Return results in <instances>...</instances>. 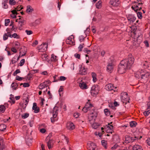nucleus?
I'll list each match as a JSON object with an SVG mask.
<instances>
[{
  "mask_svg": "<svg viewBox=\"0 0 150 150\" xmlns=\"http://www.w3.org/2000/svg\"><path fill=\"white\" fill-rule=\"evenodd\" d=\"M5 147V146L4 145H2L0 147V150H4Z\"/></svg>",
  "mask_w": 150,
  "mask_h": 150,
  "instance_id": "774afa93",
  "label": "nucleus"
},
{
  "mask_svg": "<svg viewBox=\"0 0 150 150\" xmlns=\"http://www.w3.org/2000/svg\"><path fill=\"white\" fill-rule=\"evenodd\" d=\"M67 127L68 129L71 130L75 128L74 124L71 122H69L67 123Z\"/></svg>",
  "mask_w": 150,
  "mask_h": 150,
  "instance_id": "f3484780",
  "label": "nucleus"
},
{
  "mask_svg": "<svg viewBox=\"0 0 150 150\" xmlns=\"http://www.w3.org/2000/svg\"><path fill=\"white\" fill-rule=\"evenodd\" d=\"M134 59L133 56L129 54L127 59H125L121 61L118 67V71L121 74L125 72L127 69H130L133 64Z\"/></svg>",
  "mask_w": 150,
  "mask_h": 150,
  "instance_id": "f257e3e1",
  "label": "nucleus"
},
{
  "mask_svg": "<svg viewBox=\"0 0 150 150\" xmlns=\"http://www.w3.org/2000/svg\"><path fill=\"white\" fill-rule=\"evenodd\" d=\"M147 108L146 111L144 112V114L145 116H147L150 113V101L147 104Z\"/></svg>",
  "mask_w": 150,
  "mask_h": 150,
  "instance_id": "4468645a",
  "label": "nucleus"
},
{
  "mask_svg": "<svg viewBox=\"0 0 150 150\" xmlns=\"http://www.w3.org/2000/svg\"><path fill=\"white\" fill-rule=\"evenodd\" d=\"M9 4L11 5H13L16 3V1L14 0H9Z\"/></svg>",
  "mask_w": 150,
  "mask_h": 150,
  "instance_id": "37998d69",
  "label": "nucleus"
},
{
  "mask_svg": "<svg viewBox=\"0 0 150 150\" xmlns=\"http://www.w3.org/2000/svg\"><path fill=\"white\" fill-rule=\"evenodd\" d=\"M84 44H80L78 47L79 50V51H81L82 50L83 48L84 47Z\"/></svg>",
  "mask_w": 150,
  "mask_h": 150,
  "instance_id": "a19ab883",
  "label": "nucleus"
},
{
  "mask_svg": "<svg viewBox=\"0 0 150 150\" xmlns=\"http://www.w3.org/2000/svg\"><path fill=\"white\" fill-rule=\"evenodd\" d=\"M83 50L85 52H86L87 54H88L89 52H90L91 51V50H88V49L86 48H84Z\"/></svg>",
  "mask_w": 150,
  "mask_h": 150,
  "instance_id": "338daca9",
  "label": "nucleus"
},
{
  "mask_svg": "<svg viewBox=\"0 0 150 150\" xmlns=\"http://www.w3.org/2000/svg\"><path fill=\"white\" fill-rule=\"evenodd\" d=\"M142 138V136H134L133 137H131L128 135H126L125 136V142L128 144L132 143L135 141L138 140L139 139H140Z\"/></svg>",
  "mask_w": 150,
  "mask_h": 150,
  "instance_id": "f03ea898",
  "label": "nucleus"
},
{
  "mask_svg": "<svg viewBox=\"0 0 150 150\" xmlns=\"http://www.w3.org/2000/svg\"><path fill=\"white\" fill-rule=\"evenodd\" d=\"M23 8V7H21V6H17L16 8V10L17 11H19Z\"/></svg>",
  "mask_w": 150,
  "mask_h": 150,
  "instance_id": "3c124183",
  "label": "nucleus"
},
{
  "mask_svg": "<svg viewBox=\"0 0 150 150\" xmlns=\"http://www.w3.org/2000/svg\"><path fill=\"white\" fill-rule=\"evenodd\" d=\"M79 73L81 75H85L87 73L86 69L83 66H81Z\"/></svg>",
  "mask_w": 150,
  "mask_h": 150,
  "instance_id": "2eb2a0df",
  "label": "nucleus"
},
{
  "mask_svg": "<svg viewBox=\"0 0 150 150\" xmlns=\"http://www.w3.org/2000/svg\"><path fill=\"white\" fill-rule=\"evenodd\" d=\"M10 22V20L9 19H5V25L6 26L8 25Z\"/></svg>",
  "mask_w": 150,
  "mask_h": 150,
  "instance_id": "de8ad7c7",
  "label": "nucleus"
},
{
  "mask_svg": "<svg viewBox=\"0 0 150 150\" xmlns=\"http://www.w3.org/2000/svg\"><path fill=\"white\" fill-rule=\"evenodd\" d=\"M105 88L107 91H113L115 92L116 91L117 87H115L112 84L109 83L105 86Z\"/></svg>",
  "mask_w": 150,
  "mask_h": 150,
  "instance_id": "39448f33",
  "label": "nucleus"
},
{
  "mask_svg": "<svg viewBox=\"0 0 150 150\" xmlns=\"http://www.w3.org/2000/svg\"><path fill=\"white\" fill-rule=\"evenodd\" d=\"M25 22V21L24 20H21L18 21V23L20 24L21 27H22L23 25V23Z\"/></svg>",
  "mask_w": 150,
  "mask_h": 150,
  "instance_id": "8fccbe9b",
  "label": "nucleus"
},
{
  "mask_svg": "<svg viewBox=\"0 0 150 150\" xmlns=\"http://www.w3.org/2000/svg\"><path fill=\"white\" fill-rule=\"evenodd\" d=\"M57 57L54 55V54H52L51 55V60L52 62H56L57 61Z\"/></svg>",
  "mask_w": 150,
  "mask_h": 150,
  "instance_id": "a878e982",
  "label": "nucleus"
},
{
  "mask_svg": "<svg viewBox=\"0 0 150 150\" xmlns=\"http://www.w3.org/2000/svg\"><path fill=\"white\" fill-rule=\"evenodd\" d=\"M38 43V41L37 40H35V41L33 43L32 46H35L36 45H37Z\"/></svg>",
  "mask_w": 150,
  "mask_h": 150,
  "instance_id": "e2e57ef3",
  "label": "nucleus"
},
{
  "mask_svg": "<svg viewBox=\"0 0 150 150\" xmlns=\"http://www.w3.org/2000/svg\"><path fill=\"white\" fill-rule=\"evenodd\" d=\"M101 143L102 146L104 147L105 149L107 148V142L105 140H102L101 141Z\"/></svg>",
  "mask_w": 150,
  "mask_h": 150,
  "instance_id": "cd10ccee",
  "label": "nucleus"
},
{
  "mask_svg": "<svg viewBox=\"0 0 150 150\" xmlns=\"http://www.w3.org/2000/svg\"><path fill=\"white\" fill-rule=\"evenodd\" d=\"M58 107H54L52 110V114L53 117L51 118V120L52 122H54L56 120L55 118L56 117L57 114L58 113Z\"/></svg>",
  "mask_w": 150,
  "mask_h": 150,
  "instance_id": "20e7f679",
  "label": "nucleus"
},
{
  "mask_svg": "<svg viewBox=\"0 0 150 150\" xmlns=\"http://www.w3.org/2000/svg\"><path fill=\"white\" fill-rule=\"evenodd\" d=\"M100 124L98 123H94L92 125V127L94 129H96L100 126Z\"/></svg>",
  "mask_w": 150,
  "mask_h": 150,
  "instance_id": "72a5a7b5",
  "label": "nucleus"
},
{
  "mask_svg": "<svg viewBox=\"0 0 150 150\" xmlns=\"http://www.w3.org/2000/svg\"><path fill=\"white\" fill-rule=\"evenodd\" d=\"M6 127L4 124H1L0 125V130L2 131H4L6 128Z\"/></svg>",
  "mask_w": 150,
  "mask_h": 150,
  "instance_id": "c756f323",
  "label": "nucleus"
},
{
  "mask_svg": "<svg viewBox=\"0 0 150 150\" xmlns=\"http://www.w3.org/2000/svg\"><path fill=\"white\" fill-rule=\"evenodd\" d=\"M21 71L19 69H17L13 73V75L14 76H15L17 74L20 73Z\"/></svg>",
  "mask_w": 150,
  "mask_h": 150,
  "instance_id": "c03bdc74",
  "label": "nucleus"
},
{
  "mask_svg": "<svg viewBox=\"0 0 150 150\" xmlns=\"http://www.w3.org/2000/svg\"><path fill=\"white\" fill-rule=\"evenodd\" d=\"M132 150H143V149L141 146L138 145H135L133 146Z\"/></svg>",
  "mask_w": 150,
  "mask_h": 150,
  "instance_id": "aec40b11",
  "label": "nucleus"
},
{
  "mask_svg": "<svg viewBox=\"0 0 150 150\" xmlns=\"http://www.w3.org/2000/svg\"><path fill=\"white\" fill-rule=\"evenodd\" d=\"M63 88L62 87V86H61L60 87V88L59 89V91H58V92H59V95L60 96H61V93H60L61 92H62L63 91Z\"/></svg>",
  "mask_w": 150,
  "mask_h": 150,
  "instance_id": "bf43d9fd",
  "label": "nucleus"
},
{
  "mask_svg": "<svg viewBox=\"0 0 150 150\" xmlns=\"http://www.w3.org/2000/svg\"><path fill=\"white\" fill-rule=\"evenodd\" d=\"M23 78L21 77L18 76H17L16 77V79L19 81L22 80Z\"/></svg>",
  "mask_w": 150,
  "mask_h": 150,
  "instance_id": "603ef678",
  "label": "nucleus"
},
{
  "mask_svg": "<svg viewBox=\"0 0 150 150\" xmlns=\"http://www.w3.org/2000/svg\"><path fill=\"white\" fill-rule=\"evenodd\" d=\"M87 106H85L83 108L82 111L84 112H86L88 110L87 109Z\"/></svg>",
  "mask_w": 150,
  "mask_h": 150,
  "instance_id": "4d7b16f0",
  "label": "nucleus"
},
{
  "mask_svg": "<svg viewBox=\"0 0 150 150\" xmlns=\"http://www.w3.org/2000/svg\"><path fill=\"white\" fill-rule=\"evenodd\" d=\"M11 50L14 53H16L17 52L16 49L15 47H12L11 49Z\"/></svg>",
  "mask_w": 150,
  "mask_h": 150,
  "instance_id": "69168bd1",
  "label": "nucleus"
},
{
  "mask_svg": "<svg viewBox=\"0 0 150 150\" xmlns=\"http://www.w3.org/2000/svg\"><path fill=\"white\" fill-rule=\"evenodd\" d=\"M150 75L149 73L148 72H145L142 70H141L140 73V76L141 77V79H147Z\"/></svg>",
  "mask_w": 150,
  "mask_h": 150,
  "instance_id": "0eeeda50",
  "label": "nucleus"
},
{
  "mask_svg": "<svg viewBox=\"0 0 150 150\" xmlns=\"http://www.w3.org/2000/svg\"><path fill=\"white\" fill-rule=\"evenodd\" d=\"M121 99L123 103L125 104H126L127 103H129V98L128 96V94L126 93H125L122 94L121 96Z\"/></svg>",
  "mask_w": 150,
  "mask_h": 150,
  "instance_id": "7ed1b4c3",
  "label": "nucleus"
},
{
  "mask_svg": "<svg viewBox=\"0 0 150 150\" xmlns=\"http://www.w3.org/2000/svg\"><path fill=\"white\" fill-rule=\"evenodd\" d=\"M92 76L93 78V82H96L97 80L96 74L94 72H92Z\"/></svg>",
  "mask_w": 150,
  "mask_h": 150,
  "instance_id": "f704fd0d",
  "label": "nucleus"
},
{
  "mask_svg": "<svg viewBox=\"0 0 150 150\" xmlns=\"http://www.w3.org/2000/svg\"><path fill=\"white\" fill-rule=\"evenodd\" d=\"M6 109L4 105H0V113H3L4 112Z\"/></svg>",
  "mask_w": 150,
  "mask_h": 150,
  "instance_id": "2f4dec72",
  "label": "nucleus"
},
{
  "mask_svg": "<svg viewBox=\"0 0 150 150\" xmlns=\"http://www.w3.org/2000/svg\"><path fill=\"white\" fill-rule=\"evenodd\" d=\"M132 8L136 11L137 10H140L142 9V4L137 3L135 7H134L133 6H132Z\"/></svg>",
  "mask_w": 150,
  "mask_h": 150,
  "instance_id": "dca6fc26",
  "label": "nucleus"
},
{
  "mask_svg": "<svg viewBox=\"0 0 150 150\" xmlns=\"http://www.w3.org/2000/svg\"><path fill=\"white\" fill-rule=\"evenodd\" d=\"M98 90L97 87L96 86H92L91 89V93L93 96H96L98 93Z\"/></svg>",
  "mask_w": 150,
  "mask_h": 150,
  "instance_id": "9d476101",
  "label": "nucleus"
},
{
  "mask_svg": "<svg viewBox=\"0 0 150 150\" xmlns=\"http://www.w3.org/2000/svg\"><path fill=\"white\" fill-rule=\"evenodd\" d=\"M137 124V123L134 121H132L129 123L130 126L132 127H135Z\"/></svg>",
  "mask_w": 150,
  "mask_h": 150,
  "instance_id": "473e14b6",
  "label": "nucleus"
},
{
  "mask_svg": "<svg viewBox=\"0 0 150 150\" xmlns=\"http://www.w3.org/2000/svg\"><path fill=\"white\" fill-rule=\"evenodd\" d=\"M137 16L139 18L141 19L142 18V13L140 12H138L137 13Z\"/></svg>",
  "mask_w": 150,
  "mask_h": 150,
  "instance_id": "09e8293b",
  "label": "nucleus"
},
{
  "mask_svg": "<svg viewBox=\"0 0 150 150\" xmlns=\"http://www.w3.org/2000/svg\"><path fill=\"white\" fill-rule=\"evenodd\" d=\"M25 62V60L24 59H21L20 61V63H19L20 66H22L24 64Z\"/></svg>",
  "mask_w": 150,
  "mask_h": 150,
  "instance_id": "a18cd8bd",
  "label": "nucleus"
},
{
  "mask_svg": "<svg viewBox=\"0 0 150 150\" xmlns=\"http://www.w3.org/2000/svg\"><path fill=\"white\" fill-rule=\"evenodd\" d=\"M110 4L113 6H118L120 2L119 0H110Z\"/></svg>",
  "mask_w": 150,
  "mask_h": 150,
  "instance_id": "f8f14e48",
  "label": "nucleus"
},
{
  "mask_svg": "<svg viewBox=\"0 0 150 150\" xmlns=\"http://www.w3.org/2000/svg\"><path fill=\"white\" fill-rule=\"evenodd\" d=\"M2 4L3 5V7L5 8H8V6L6 3H2Z\"/></svg>",
  "mask_w": 150,
  "mask_h": 150,
  "instance_id": "680f3d73",
  "label": "nucleus"
},
{
  "mask_svg": "<svg viewBox=\"0 0 150 150\" xmlns=\"http://www.w3.org/2000/svg\"><path fill=\"white\" fill-rule=\"evenodd\" d=\"M141 72V71H138L137 74H135V77L138 78V79H141V77H140V73Z\"/></svg>",
  "mask_w": 150,
  "mask_h": 150,
  "instance_id": "79ce46f5",
  "label": "nucleus"
},
{
  "mask_svg": "<svg viewBox=\"0 0 150 150\" xmlns=\"http://www.w3.org/2000/svg\"><path fill=\"white\" fill-rule=\"evenodd\" d=\"M104 112L105 115H106L109 116L110 114V111L108 110L107 109H105L104 110Z\"/></svg>",
  "mask_w": 150,
  "mask_h": 150,
  "instance_id": "58836bf2",
  "label": "nucleus"
},
{
  "mask_svg": "<svg viewBox=\"0 0 150 150\" xmlns=\"http://www.w3.org/2000/svg\"><path fill=\"white\" fill-rule=\"evenodd\" d=\"M102 1H98L96 4V7L98 9L100 8L102 6Z\"/></svg>",
  "mask_w": 150,
  "mask_h": 150,
  "instance_id": "393cba45",
  "label": "nucleus"
},
{
  "mask_svg": "<svg viewBox=\"0 0 150 150\" xmlns=\"http://www.w3.org/2000/svg\"><path fill=\"white\" fill-rule=\"evenodd\" d=\"M6 33H5L3 35V40H6L8 38V35H7Z\"/></svg>",
  "mask_w": 150,
  "mask_h": 150,
  "instance_id": "13d9d810",
  "label": "nucleus"
},
{
  "mask_svg": "<svg viewBox=\"0 0 150 150\" xmlns=\"http://www.w3.org/2000/svg\"><path fill=\"white\" fill-rule=\"evenodd\" d=\"M106 129H109L111 130V132H113V126L112 125H111L110 124L108 123Z\"/></svg>",
  "mask_w": 150,
  "mask_h": 150,
  "instance_id": "7c9ffc66",
  "label": "nucleus"
},
{
  "mask_svg": "<svg viewBox=\"0 0 150 150\" xmlns=\"http://www.w3.org/2000/svg\"><path fill=\"white\" fill-rule=\"evenodd\" d=\"M143 65L144 66L146 67V68H147L148 67H149V64L147 62H146L144 63L143 64Z\"/></svg>",
  "mask_w": 150,
  "mask_h": 150,
  "instance_id": "0e129e2a",
  "label": "nucleus"
},
{
  "mask_svg": "<svg viewBox=\"0 0 150 150\" xmlns=\"http://www.w3.org/2000/svg\"><path fill=\"white\" fill-rule=\"evenodd\" d=\"M136 19V18L133 15H130L127 17V19L130 23H133Z\"/></svg>",
  "mask_w": 150,
  "mask_h": 150,
  "instance_id": "6ab92c4d",
  "label": "nucleus"
},
{
  "mask_svg": "<svg viewBox=\"0 0 150 150\" xmlns=\"http://www.w3.org/2000/svg\"><path fill=\"white\" fill-rule=\"evenodd\" d=\"M16 38L19 39L20 38V36L19 35H17L16 33H14L12 35V38Z\"/></svg>",
  "mask_w": 150,
  "mask_h": 150,
  "instance_id": "4c0bfd02",
  "label": "nucleus"
},
{
  "mask_svg": "<svg viewBox=\"0 0 150 150\" xmlns=\"http://www.w3.org/2000/svg\"><path fill=\"white\" fill-rule=\"evenodd\" d=\"M50 83V81H47L40 84L38 86L40 89H42L48 86V84Z\"/></svg>",
  "mask_w": 150,
  "mask_h": 150,
  "instance_id": "1a4fd4ad",
  "label": "nucleus"
},
{
  "mask_svg": "<svg viewBox=\"0 0 150 150\" xmlns=\"http://www.w3.org/2000/svg\"><path fill=\"white\" fill-rule=\"evenodd\" d=\"M23 85V86L24 87H28L30 86V85L28 83H21L20 84V85L21 86Z\"/></svg>",
  "mask_w": 150,
  "mask_h": 150,
  "instance_id": "ea45409f",
  "label": "nucleus"
},
{
  "mask_svg": "<svg viewBox=\"0 0 150 150\" xmlns=\"http://www.w3.org/2000/svg\"><path fill=\"white\" fill-rule=\"evenodd\" d=\"M87 147L88 150H97V149L96 144L93 142L91 143Z\"/></svg>",
  "mask_w": 150,
  "mask_h": 150,
  "instance_id": "ddd939ff",
  "label": "nucleus"
},
{
  "mask_svg": "<svg viewBox=\"0 0 150 150\" xmlns=\"http://www.w3.org/2000/svg\"><path fill=\"white\" fill-rule=\"evenodd\" d=\"M32 109L33 110H34V112L35 113H38L40 111V109L38 107H37V104L35 103H33Z\"/></svg>",
  "mask_w": 150,
  "mask_h": 150,
  "instance_id": "a211bd4d",
  "label": "nucleus"
},
{
  "mask_svg": "<svg viewBox=\"0 0 150 150\" xmlns=\"http://www.w3.org/2000/svg\"><path fill=\"white\" fill-rule=\"evenodd\" d=\"M47 146L48 149H50L51 148L53 145V140L52 139H50L47 142Z\"/></svg>",
  "mask_w": 150,
  "mask_h": 150,
  "instance_id": "4be33fe9",
  "label": "nucleus"
},
{
  "mask_svg": "<svg viewBox=\"0 0 150 150\" xmlns=\"http://www.w3.org/2000/svg\"><path fill=\"white\" fill-rule=\"evenodd\" d=\"M113 140L116 142H118L119 141V137L118 135H115L113 137Z\"/></svg>",
  "mask_w": 150,
  "mask_h": 150,
  "instance_id": "c85d7f7f",
  "label": "nucleus"
},
{
  "mask_svg": "<svg viewBox=\"0 0 150 150\" xmlns=\"http://www.w3.org/2000/svg\"><path fill=\"white\" fill-rule=\"evenodd\" d=\"M87 35H86L85 37H84L83 35L80 36L79 37V40L80 42L83 41L84 40V39L86 37Z\"/></svg>",
  "mask_w": 150,
  "mask_h": 150,
  "instance_id": "e433bc0d",
  "label": "nucleus"
},
{
  "mask_svg": "<svg viewBox=\"0 0 150 150\" xmlns=\"http://www.w3.org/2000/svg\"><path fill=\"white\" fill-rule=\"evenodd\" d=\"M85 106H87V109L88 110L89 109V108L92 107V105L91 103H87Z\"/></svg>",
  "mask_w": 150,
  "mask_h": 150,
  "instance_id": "864d4df0",
  "label": "nucleus"
},
{
  "mask_svg": "<svg viewBox=\"0 0 150 150\" xmlns=\"http://www.w3.org/2000/svg\"><path fill=\"white\" fill-rule=\"evenodd\" d=\"M71 37H69L66 40V42L67 44L71 45H75V42L74 40V37L73 35H71Z\"/></svg>",
  "mask_w": 150,
  "mask_h": 150,
  "instance_id": "6e6552de",
  "label": "nucleus"
},
{
  "mask_svg": "<svg viewBox=\"0 0 150 150\" xmlns=\"http://www.w3.org/2000/svg\"><path fill=\"white\" fill-rule=\"evenodd\" d=\"M29 116V114L27 113H25L22 115L21 117L22 118L25 119L28 117Z\"/></svg>",
  "mask_w": 150,
  "mask_h": 150,
  "instance_id": "c9c22d12",
  "label": "nucleus"
},
{
  "mask_svg": "<svg viewBox=\"0 0 150 150\" xmlns=\"http://www.w3.org/2000/svg\"><path fill=\"white\" fill-rule=\"evenodd\" d=\"M33 11V8L30 6L28 5L27 6L26 10V11L27 13H29L30 12H32Z\"/></svg>",
  "mask_w": 150,
  "mask_h": 150,
  "instance_id": "b1692460",
  "label": "nucleus"
},
{
  "mask_svg": "<svg viewBox=\"0 0 150 150\" xmlns=\"http://www.w3.org/2000/svg\"><path fill=\"white\" fill-rule=\"evenodd\" d=\"M32 141V140L31 139H27L26 140L27 143L29 146L31 144Z\"/></svg>",
  "mask_w": 150,
  "mask_h": 150,
  "instance_id": "49530a36",
  "label": "nucleus"
},
{
  "mask_svg": "<svg viewBox=\"0 0 150 150\" xmlns=\"http://www.w3.org/2000/svg\"><path fill=\"white\" fill-rule=\"evenodd\" d=\"M25 32L27 33V34L28 35H30L33 33V32L31 30H26Z\"/></svg>",
  "mask_w": 150,
  "mask_h": 150,
  "instance_id": "5fc2aeb1",
  "label": "nucleus"
},
{
  "mask_svg": "<svg viewBox=\"0 0 150 150\" xmlns=\"http://www.w3.org/2000/svg\"><path fill=\"white\" fill-rule=\"evenodd\" d=\"M98 115L97 113L95 111H93L89 117V121H90L92 120H94L95 118L97 117Z\"/></svg>",
  "mask_w": 150,
  "mask_h": 150,
  "instance_id": "9b49d317",
  "label": "nucleus"
},
{
  "mask_svg": "<svg viewBox=\"0 0 150 150\" xmlns=\"http://www.w3.org/2000/svg\"><path fill=\"white\" fill-rule=\"evenodd\" d=\"M18 86V84L16 82L13 83L11 86L13 89L16 90Z\"/></svg>",
  "mask_w": 150,
  "mask_h": 150,
  "instance_id": "bb28decb",
  "label": "nucleus"
},
{
  "mask_svg": "<svg viewBox=\"0 0 150 150\" xmlns=\"http://www.w3.org/2000/svg\"><path fill=\"white\" fill-rule=\"evenodd\" d=\"M113 68V65L112 63L108 64L107 67V70L108 72H110L112 71Z\"/></svg>",
  "mask_w": 150,
  "mask_h": 150,
  "instance_id": "412c9836",
  "label": "nucleus"
},
{
  "mask_svg": "<svg viewBox=\"0 0 150 150\" xmlns=\"http://www.w3.org/2000/svg\"><path fill=\"white\" fill-rule=\"evenodd\" d=\"M74 56L76 58L80 59V55L79 54L77 53L75 54H74Z\"/></svg>",
  "mask_w": 150,
  "mask_h": 150,
  "instance_id": "052dcab7",
  "label": "nucleus"
},
{
  "mask_svg": "<svg viewBox=\"0 0 150 150\" xmlns=\"http://www.w3.org/2000/svg\"><path fill=\"white\" fill-rule=\"evenodd\" d=\"M79 86L82 89H86L87 88V86L86 83L84 82L80 83L79 84Z\"/></svg>",
  "mask_w": 150,
  "mask_h": 150,
  "instance_id": "5701e85b",
  "label": "nucleus"
},
{
  "mask_svg": "<svg viewBox=\"0 0 150 150\" xmlns=\"http://www.w3.org/2000/svg\"><path fill=\"white\" fill-rule=\"evenodd\" d=\"M66 79V78L63 76H60L59 77V80L61 81H64Z\"/></svg>",
  "mask_w": 150,
  "mask_h": 150,
  "instance_id": "6e6d98bb",
  "label": "nucleus"
},
{
  "mask_svg": "<svg viewBox=\"0 0 150 150\" xmlns=\"http://www.w3.org/2000/svg\"><path fill=\"white\" fill-rule=\"evenodd\" d=\"M48 45L47 43H44L42 44L39 47V52H43L45 51L47 48Z\"/></svg>",
  "mask_w": 150,
  "mask_h": 150,
  "instance_id": "423d86ee",
  "label": "nucleus"
}]
</instances>
